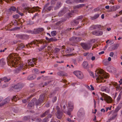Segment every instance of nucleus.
<instances>
[{"instance_id": "obj_1", "label": "nucleus", "mask_w": 122, "mask_h": 122, "mask_svg": "<svg viewBox=\"0 0 122 122\" xmlns=\"http://www.w3.org/2000/svg\"><path fill=\"white\" fill-rule=\"evenodd\" d=\"M11 55V58H7V61L8 64L9 63L10 64H12L13 66L14 65L19 67H22L23 66L22 62L20 60H19L17 58Z\"/></svg>"}, {"instance_id": "obj_2", "label": "nucleus", "mask_w": 122, "mask_h": 122, "mask_svg": "<svg viewBox=\"0 0 122 122\" xmlns=\"http://www.w3.org/2000/svg\"><path fill=\"white\" fill-rule=\"evenodd\" d=\"M95 77L97 81L100 79H102L104 78H107L109 77L108 74L105 73L104 71L100 70L96 71L95 74Z\"/></svg>"}, {"instance_id": "obj_3", "label": "nucleus", "mask_w": 122, "mask_h": 122, "mask_svg": "<svg viewBox=\"0 0 122 122\" xmlns=\"http://www.w3.org/2000/svg\"><path fill=\"white\" fill-rule=\"evenodd\" d=\"M81 40V38L79 37L73 36L69 38V40L71 43L70 45L72 46H74L75 44L77 43Z\"/></svg>"}, {"instance_id": "obj_4", "label": "nucleus", "mask_w": 122, "mask_h": 122, "mask_svg": "<svg viewBox=\"0 0 122 122\" xmlns=\"http://www.w3.org/2000/svg\"><path fill=\"white\" fill-rule=\"evenodd\" d=\"M39 8V7L38 6L34 7L32 8L26 7L24 9L23 11L24 12L27 11L29 13H33L35 12V10H38Z\"/></svg>"}, {"instance_id": "obj_5", "label": "nucleus", "mask_w": 122, "mask_h": 122, "mask_svg": "<svg viewBox=\"0 0 122 122\" xmlns=\"http://www.w3.org/2000/svg\"><path fill=\"white\" fill-rule=\"evenodd\" d=\"M101 94L102 97L104 98V100L108 103H110L112 102V99L110 97L104 93H101Z\"/></svg>"}, {"instance_id": "obj_6", "label": "nucleus", "mask_w": 122, "mask_h": 122, "mask_svg": "<svg viewBox=\"0 0 122 122\" xmlns=\"http://www.w3.org/2000/svg\"><path fill=\"white\" fill-rule=\"evenodd\" d=\"M83 18V17L82 16H79L77 18L71 21V25H75L78 24L79 23V22L80 21H81V20Z\"/></svg>"}, {"instance_id": "obj_7", "label": "nucleus", "mask_w": 122, "mask_h": 122, "mask_svg": "<svg viewBox=\"0 0 122 122\" xmlns=\"http://www.w3.org/2000/svg\"><path fill=\"white\" fill-rule=\"evenodd\" d=\"M73 73L78 78L82 79L83 78V75L82 73L80 71H75L73 72Z\"/></svg>"}, {"instance_id": "obj_8", "label": "nucleus", "mask_w": 122, "mask_h": 122, "mask_svg": "<svg viewBox=\"0 0 122 122\" xmlns=\"http://www.w3.org/2000/svg\"><path fill=\"white\" fill-rule=\"evenodd\" d=\"M81 45L83 48L85 50L89 49L92 46V45L90 43H81Z\"/></svg>"}, {"instance_id": "obj_9", "label": "nucleus", "mask_w": 122, "mask_h": 122, "mask_svg": "<svg viewBox=\"0 0 122 122\" xmlns=\"http://www.w3.org/2000/svg\"><path fill=\"white\" fill-rule=\"evenodd\" d=\"M120 107H117L116 109L113 112L112 111L110 112V113H111V112H113V113H114L113 115L111 118V120L114 119V118H115L117 115V112H118L119 110L120 109Z\"/></svg>"}, {"instance_id": "obj_10", "label": "nucleus", "mask_w": 122, "mask_h": 122, "mask_svg": "<svg viewBox=\"0 0 122 122\" xmlns=\"http://www.w3.org/2000/svg\"><path fill=\"white\" fill-rule=\"evenodd\" d=\"M91 33L93 35L96 36H101L103 34L102 31L100 30H95L92 31Z\"/></svg>"}, {"instance_id": "obj_11", "label": "nucleus", "mask_w": 122, "mask_h": 122, "mask_svg": "<svg viewBox=\"0 0 122 122\" xmlns=\"http://www.w3.org/2000/svg\"><path fill=\"white\" fill-rule=\"evenodd\" d=\"M20 42L18 43L17 45V48H16V50H20V49H22L24 47L25 45L22 43H20Z\"/></svg>"}, {"instance_id": "obj_12", "label": "nucleus", "mask_w": 122, "mask_h": 122, "mask_svg": "<svg viewBox=\"0 0 122 122\" xmlns=\"http://www.w3.org/2000/svg\"><path fill=\"white\" fill-rule=\"evenodd\" d=\"M68 9L66 7H64L61 11H60L58 13V15L59 16H60L63 15L65 13H66L68 10Z\"/></svg>"}, {"instance_id": "obj_13", "label": "nucleus", "mask_w": 122, "mask_h": 122, "mask_svg": "<svg viewBox=\"0 0 122 122\" xmlns=\"http://www.w3.org/2000/svg\"><path fill=\"white\" fill-rule=\"evenodd\" d=\"M50 3L48 2L47 3L44 5L42 11L43 13L45 12H48V7L50 5Z\"/></svg>"}, {"instance_id": "obj_14", "label": "nucleus", "mask_w": 122, "mask_h": 122, "mask_svg": "<svg viewBox=\"0 0 122 122\" xmlns=\"http://www.w3.org/2000/svg\"><path fill=\"white\" fill-rule=\"evenodd\" d=\"M23 87L22 84L21 83H18L14 85L13 88L15 89H20Z\"/></svg>"}, {"instance_id": "obj_15", "label": "nucleus", "mask_w": 122, "mask_h": 122, "mask_svg": "<svg viewBox=\"0 0 122 122\" xmlns=\"http://www.w3.org/2000/svg\"><path fill=\"white\" fill-rule=\"evenodd\" d=\"M107 69L109 72L112 73H115L116 69L112 66H109L107 67Z\"/></svg>"}, {"instance_id": "obj_16", "label": "nucleus", "mask_w": 122, "mask_h": 122, "mask_svg": "<svg viewBox=\"0 0 122 122\" xmlns=\"http://www.w3.org/2000/svg\"><path fill=\"white\" fill-rule=\"evenodd\" d=\"M10 80V78H9L8 79L6 77H3L0 79V86H1V82L2 81H4L5 82H7L9 81Z\"/></svg>"}, {"instance_id": "obj_17", "label": "nucleus", "mask_w": 122, "mask_h": 122, "mask_svg": "<svg viewBox=\"0 0 122 122\" xmlns=\"http://www.w3.org/2000/svg\"><path fill=\"white\" fill-rule=\"evenodd\" d=\"M57 114L56 115L57 117L59 119H61L63 116V113L62 112L60 111L57 112Z\"/></svg>"}, {"instance_id": "obj_18", "label": "nucleus", "mask_w": 122, "mask_h": 122, "mask_svg": "<svg viewBox=\"0 0 122 122\" xmlns=\"http://www.w3.org/2000/svg\"><path fill=\"white\" fill-rule=\"evenodd\" d=\"M101 90L102 91H105L107 92H109V89L107 87L105 86H102L101 88Z\"/></svg>"}, {"instance_id": "obj_19", "label": "nucleus", "mask_w": 122, "mask_h": 122, "mask_svg": "<svg viewBox=\"0 0 122 122\" xmlns=\"http://www.w3.org/2000/svg\"><path fill=\"white\" fill-rule=\"evenodd\" d=\"M68 105L69 107L68 110L70 111H72L74 108L73 105L71 104V102H69Z\"/></svg>"}, {"instance_id": "obj_20", "label": "nucleus", "mask_w": 122, "mask_h": 122, "mask_svg": "<svg viewBox=\"0 0 122 122\" xmlns=\"http://www.w3.org/2000/svg\"><path fill=\"white\" fill-rule=\"evenodd\" d=\"M10 98L9 97H8L3 100V103L5 105L7 104L9 102L10 100Z\"/></svg>"}, {"instance_id": "obj_21", "label": "nucleus", "mask_w": 122, "mask_h": 122, "mask_svg": "<svg viewBox=\"0 0 122 122\" xmlns=\"http://www.w3.org/2000/svg\"><path fill=\"white\" fill-rule=\"evenodd\" d=\"M57 74L58 75L61 76H67V74L63 71L59 72L57 73Z\"/></svg>"}, {"instance_id": "obj_22", "label": "nucleus", "mask_w": 122, "mask_h": 122, "mask_svg": "<svg viewBox=\"0 0 122 122\" xmlns=\"http://www.w3.org/2000/svg\"><path fill=\"white\" fill-rule=\"evenodd\" d=\"M32 122L35 121V122H40L41 121V119L40 118H33L31 119Z\"/></svg>"}, {"instance_id": "obj_23", "label": "nucleus", "mask_w": 122, "mask_h": 122, "mask_svg": "<svg viewBox=\"0 0 122 122\" xmlns=\"http://www.w3.org/2000/svg\"><path fill=\"white\" fill-rule=\"evenodd\" d=\"M50 112V110H48L44 112L41 114L40 116L41 117H45Z\"/></svg>"}, {"instance_id": "obj_24", "label": "nucleus", "mask_w": 122, "mask_h": 122, "mask_svg": "<svg viewBox=\"0 0 122 122\" xmlns=\"http://www.w3.org/2000/svg\"><path fill=\"white\" fill-rule=\"evenodd\" d=\"M85 4H80L76 5L74 7L75 9H78L85 6Z\"/></svg>"}, {"instance_id": "obj_25", "label": "nucleus", "mask_w": 122, "mask_h": 122, "mask_svg": "<svg viewBox=\"0 0 122 122\" xmlns=\"http://www.w3.org/2000/svg\"><path fill=\"white\" fill-rule=\"evenodd\" d=\"M36 76L35 75H31L27 77V79L29 80H31L35 79Z\"/></svg>"}, {"instance_id": "obj_26", "label": "nucleus", "mask_w": 122, "mask_h": 122, "mask_svg": "<svg viewBox=\"0 0 122 122\" xmlns=\"http://www.w3.org/2000/svg\"><path fill=\"white\" fill-rule=\"evenodd\" d=\"M45 97V95L44 94H42L41 95L40 97L39 98V100H40L42 103L43 102V101L44 99V97Z\"/></svg>"}, {"instance_id": "obj_27", "label": "nucleus", "mask_w": 122, "mask_h": 122, "mask_svg": "<svg viewBox=\"0 0 122 122\" xmlns=\"http://www.w3.org/2000/svg\"><path fill=\"white\" fill-rule=\"evenodd\" d=\"M84 68L87 69L89 67L88 63L87 62H84L82 64Z\"/></svg>"}, {"instance_id": "obj_28", "label": "nucleus", "mask_w": 122, "mask_h": 122, "mask_svg": "<svg viewBox=\"0 0 122 122\" xmlns=\"http://www.w3.org/2000/svg\"><path fill=\"white\" fill-rule=\"evenodd\" d=\"M61 2H58L56 4V6L54 8V10H56L59 9L61 6Z\"/></svg>"}, {"instance_id": "obj_29", "label": "nucleus", "mask_w": 122, "mask_h": 122, "mask_svg": "<svg viewBox=\"0 0 122 122\" xmlns=\"http://www.w3.org/2000/svg\"><path fill=\"white\" fill-rule=\"evenodd\" d=\"M119 46L118 44H114L112 46V49L113 50L117 49Z\"/></svg>"}, {"instance_id": "obj_30", "label": "nucleus", "mask_w": 122, "mask_h": 122, "mask_svg": "<svg viewBox=\"0 0 122 122\" xmlns=\"http://www.w3.org/2000/svg\"><path fill=\"white\" fill-rule=\"evenodd\" d=\"M10 11L11 12V11H15L16 10V9L15 7L14 6L11 7L9 9Z\"/></svg>"}, {"instance_id": "obj_31", "label": "nucleus", "mask_w": 122, "mask_h": 122, "mask_svg": "<svg viewBox=\"0 0 122 122\" xmlns=\"http://www.w3.org/2000/svg\"><path fill=\"white\" fill-rule=\"evenodd\" d=\"M99 16V15L98 14H96L93 17H92L91 18V19L92 20L98 18Z\"/></svg>"}, {"instance_id": "obj_32", "label": "nucleus", "mask_w": 122, "mask_h": 122, "mask_svg": "<svg viewBox=\"0 0 122 122\" xmlns=\"http://www.w3.org/2000/svg\"><path fill=\"white\" fill-rule=\"evenodd\" d=\"M37 29L39 34L44 31V29L42 28H38Z\"/></svg>"}, {"instance_id": "obj_33", "label": "nucleus", "mask_w": 122, "mask_h": 122, "mask_svg": "<svg viewBox=\"0 0 122 122\" xmlns=\"http://www.w3.org/2000/svg\"><path fill=\"white\" fill-rule=\"evenodd\" d=\"M93 55V54L92 53H91L88 54V55L87 58L88 60H90L91 58L92 57Z\"/></svg>"}, {"instance_id": "obj_34", "label": "nucleus", "mask_w": 122, "mask_h": 122, "mask_svg": "<svg viewBox=\"0 0 122 122\" xmlns=\"http://www.w3.org/2000/svg\"><path fill=\"white\" fill-rule=\"evenodd\" d=\"M34 72L36 74H38L40 73V71L39 70L37 69H35L33 70Z\"/></svg>"}, {"instance_id": "obj_35", "label": "nucleus", "mask_w": 122, "mask_h": 122, "mask_svg": "<svg viewBox=\"0 0 122 122\" xmlns=\"http://www.w3.org/2000/svg\"><path fill=\"white\" fill-rule=\"evenodd\" d=\"M34 106V103L33 102L29 103L28 105V107L30 108L32 107L33 106Z\"/></svg>"}, {"instance_id": "obj_36", "label": "nucleus", "mask_w": 122, "mask_h": 122, "mask_svg": "<svg viewBox=\"0 0 122 122\" xmlns=\"http://www.w3.org/2000/svg\"><path fill=\"white\" fill-rule=\"evenodd\" d=\"M29 36L28 35H22V39H28Z\"/></svg>"}, {"instance_id": "obj_37", "label": "nucleus", "mask_w": 122, "mask_h": 122, "mask_svg": "<svg viewBox=\"0 0 122 122\" xmlns=\"http://www.w3.org/2000/svg\"><path fill=\"white\" fill-rule=\"evenodd\" d=\"M20 10V8L16 10V12L17 13L19 14L20 15H21V16H23V14L22 13L20 12V11H19V10Z\"/></svg>"}, {"instance_id": "obj_38", "label": "nucleus", "mask_w": 122, "mask_h": 122, "mask_svg": "<svg viewBox=\"0 0 122 122\" xmlns=\"http://www.w3.org/2000/svg\"><path fill=\"white\" fill-rule=\"evenodd\" d=\"M51 34L52 36H55L56 35V31H53L51 32Z\"/></svg>"}, {"instance_id": "obj_39", "label": "nucleus", "mask_w": 122, "mask_h": 122, "mask_svg": "<svg viewBox=\"0 0 122 122\" xmlns=\"http://www.w3.org/2000/svg\"><path fill=\"white\" fill-rule=\"evenodd\" d=\"M42 103L41 102L40 100H36V106H37L39 104H40L41 103Z\"/></svg>"}, {"instance_id": "obj_40", "label": "nucleus", "mask_w": 122, "mask_h": 122, "mask_svg": "<svg viewBox=\"0 0 122 122\" xmlns=\"http://www.w3.org/2000/svg\"><path fill=\"white\" fill-rule=\"evenodd\" d=\"M97 25H92L90 28V29L91 30H93L96 29Z\"/></svg>"}, {"instance_id": "obj_41", "label": "nucleus", "mask_w": 122, "mask_h": 122, "mask_svg": "<svg viewBox=\"0 0 122 122\" xmlns=\"http://www.w3.org/2000/svg\"><path fill=\"white\" fill-rule=\"evenodd\" d=\"M17 95L14 96L13 98L11 99V100L12 101H14L16 102L17 101V98H16Z\"/></svg>"}, {"instance_id": "obj_42", "label": "nucleus", "mask_w": 122, "mask_h": 122, "mask_svg": "<svg viewBox=\"0 0 122 122\" xmlns=\"http://www.w3.org/2000/svg\"><path fill=\"white\" fill-rule=\"evenodd\" d=\"M33 96V95H31L30 96V97H28V98L27 99V100H26L25 99L23 100L22 101L24 103H25L27 102H28V101H29V100L28 101V99H29L31 97H32Z\"/></svg>"}, {"instance_id": "obj_43", "label": "nucleus", "mask_w": 122, "mask_h": 122, "mask_svg": "<svg viewBox=\"0 0 122 122\" xmlns=\"http://www.w3.org/2000/svg\"><path fill=\"white\" fill-rule=\"evenodd\" d=\"M25 32L26 33H30L32 34H34L33 30L32 31L30 30H27Z\"/></svg>"}, {"instance_id": "obj_44", "label": "nucleus", "mask_w": 122, "mask_h": 122, "mask_svg": "<svg viewBox=\"0 0 122 122\" xmlns=\"http://www.w3.org/2000/svg\"><path fill=\"white\" fill-rule=\"evenodd\" d=\"M16 37L18 38L22 39V35L20 34H17L16 35Z\"/></svg>"}, {"instance_id": "obj_45", "label": "nucleus", "mask_w": 122, "mask_h": 122, "mask_svg": "<svg viewBox=\"0 0 122 122\" xmlns=\"http://www.w3.org/2000/svg\"><path fill=\"white\" fill-rule=\"evenodd\" d=\"M33 30L34 34H39L37 28L34 29V30Z\"/></svg>"}, {"instance_id": "obj_46", "label": "nucleus", "mask_w": 122, "mask_h": 122, "mask_svg": "<svg viewBox=\"0 0 122 122\" xmlns=\"http://www.w3.org/2000/svg\"><path fill=\"white\" fill-rule=\"evenodd\" d=\"M5 62L3 59L0 60V65L1 64L2 65H3L5 64Z\"/></svg>"}, {"instance_id": "obj_47", "label": "nucleus", "mask_w": 122, "mask_h": 122, "mask_svg": "<svg viewBox=\"0 0 122 122\" xmlns=\"http://www.w3.org/2000/svg\"><path fill=\"white\" fill-rule=\"evenodd\" d=\"M81 22H83V21H84V22H86L87 23L89 21V20L87 19V18H84L83 20H81Z\"/></svg>"}, {"instance_id": "obj_48", "label": "nucleus", "mask_w": 122, "mask_h": 122, "mask_svg": "<svg viewBox=\"0 0 122 122\" xmlns=\"http://www.w3.org/2000/svg\"><path fill=\"white\" fill-rule=\"evenodd\" d=\"M50 42L51 41H57V39H55V38H50Z\"/></svg>"}, {"instance_id": "obj_49", "label": "nucleus", "mask_w": 122, "mask_h": 122, "mask_svg": "<svg viewBox=\"0 0 122 122\" xmlns=\"http://www.w3.org/2000/svg\"><path fill=\"white\" fill-rule=\"evenodd\" d=\"M21 41L14 40L13 42V44H15L17 43H18L20 42H21Z\"/></svg>"}, {"instance_id": "obj_50", "label": "nucleus", "mask_w": 122, "mask_h": 122, "mask_svg": "<svg viewBox=\"0 0 122 122\" xmlns=\"http://www.w3.org/2000/svg\"><path fill=\"white\" fill-rule=\"evenodd\" d=\"M30 119V117L29 116H25L23 118V120L25 121L29 120Z\"/></svg>"}, {"instance_id": "obj_51", "label": "nucleus", "mask_w": 122, "mask_h": 122, "mask_svg": "<svg viewBox=\"0 0 122 122\" xmlns=\"http://www.w3.org/2000/svg\"><path fill=\"white\" fill-rule=\"evenodd\" d=\"M66 2L69 4H71L73 3V1L71 0H68L66 1Z\"/></svg>"}, {"instance_id": "obj_52", "label": "nucleus", "mask_w": 122, "mask_h": 122, "mask_svg": "<svg viewBox=\"0 0 122 122\" xmlns=\"http://www.w3.org/2000/svg\"><path fill=\"white\" fill-rule=\"evenodd\" d=\"M48 121L47 118H45L43 120L42 122H47Z\"/></svg>"}, {"instance_id": "obj_53", "label": "nucleus", "mask_w": 122, "mask_h": 122, "mask_svg": "<svg viewBox=\"0 0 122 122\" xmlns=\"http://www.w3.org/2000/svg\"><path fill=\"white\" fill-rule=\"evenodd\" d=\"M104 64L105 65H107L108 64V62L106 60H104L103 61Z\"/></svg>"}, {"instance_id": "obj_54", "label": "nucleus", "mask_w": 122, "mask_h": 122, "mask_svg": "<svg viewBox=\"0 0 122 122\" xmlns=\"http://www.w3.org/2000/svg\"><path fill=\"white\" fill-rule=\"evenodd\" d=\"M19 17V15H16L13 16V17L15 19H17Z\"/></svg>"}, {"instance_id": "obj_55", "label": "nucleus", "mask_w": 122, "mask_h": 122, "mask_svg": "<svg viewBox=\"0 0 122 122\" xmlns=\"http://www.w3.org/2000/svg\"><path fill=\"white\" fill-rule=\"evenodd\" d=\"M71 111H69V110H68V111H66V112H65L64 111V112L65 113H66L68 115H69L70 116L71 115Z\"/></svg>"}, {"instance_id": "obj_56", "label": "nucleus", "mask_w": 122, "mask_h": 122, "mask_svg": "<svg viewBox=\"0 0 122 122\" xmlns=\"http://www.w3.org/2000/svg\"><path fill=\"white\" fill-rule=\"evenodd\" d=\"M60 51V49L58 48H56L54 50L55 52H57Z\"/></svg>"}, {"instance_id": "obj_57", "label": "nucleus", "mask_w": 122, "mask_h": 122, "mask_svg": "<svg viewBox=\"0 0 122 122\" xmlns=\"http://www.w3.org/2000/svg\"><path fill=\"white\" fill-rule=\"evenodd\" d=\"M37 59L36 58H33L32 59V61H33V62L34 63V64H35V65L36 64V63L35 62H36V61L37 60Z\"/></svg>"}, {"instance_id": "obj_58", "label": "nucleus", "mask_w": 122, "mask_h": 122, "mask_svg": "<svg viewBox=\"0 0 122 122\" xmlns=\"http://www.w3.org/2000/svg\"><path fill=\"white\" fill-rule=\"evenodd\" d=\"M57 98L56 97H55L54 98H53L52 100V101L53 102H55Z\"/></svg>"}, {"instance_id": "obj_59", "label": "nucleus", "mask_w": 122, "mask_h": 122, "mask_svg": "<svg viewBox=\"0 0 122 122\" xmlns=\"http://www.w3.org/2000/svg\"><path fill=\"white\" fill-rule=\"evenodd\" d=\"M28 65L32 67H33L34 66L33 63H32L31 62H28Z\"/></svg>"}, {"instance_id": "obj_60", "label": "nucleus", "mask_w": 122, "mask_h": 122, "mask_svg": "<svg viewBox=\"0 0 122 122\" xmlns=\"http://www.w3.org/2000/svg\"><path fill=\"white\" fill-rule=\"evenodd\" d=\"M47 46V45H45L44 46H41L40 48V49L41 50H43V49L45 48Z\"/></svg>"}, {"instance_id": "obj_61", "label": "nucleus", "mask_w": 122, "mask_h": 122, "mask_svg": "<svg viewBox=\"0 0 122 122\" xmlns=\"http://www.w3.org/2000/svg\"><path fill=\"white\" fill-rule=\"evenodd\" d=\"M121 95H120V94H119V96L118 98H117V100L118 101H119L120 99L121 98Z\"/></svg>"}, {"instance_id": "obj_62", "label": "nucleus", "mask_w": 122, "mask_h": 122, "mask_svg": "<svg viewBox=\"0 0 122 122\" xmlns=\"http://www.w3.org/2000/svg\"><path fill=\"white\" fill-rule=\"evenodd\" d=\"M56 109L57 110V112H58V111L59 112L61 111L60 110V107H59L58 106H57L56 107Z\"/></svg>"}, {"instance_id": "obj_63", "label": "nucleus", "mask_w": 122, "mask_h": 122, "mask_svg": "<svg viewBox=\"0 0 122 122\" xmlns=\"http://www.w3.org/2000/svg\"><path fill=\"white\" fill-rule=\"evenodd\" d=\"M52 8V7L51 6H50L48 7V11H51Z\"/></svg>"}, {"instance_id": "obj_64", "label": "nucleus", "mask_w": 122, "mask_h": 122, "mask_svg": "<svg viewBox=\"0 0 122 122\" xmlns=\"http://www.w3.org/2000/svg\"><path fill=\"white\" fill-rule=\"evenodd\" d=\"M47 115V117L48 118H51L52 116V115L49 113Z\"/></svg>"}]
</instances>
